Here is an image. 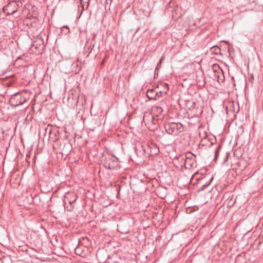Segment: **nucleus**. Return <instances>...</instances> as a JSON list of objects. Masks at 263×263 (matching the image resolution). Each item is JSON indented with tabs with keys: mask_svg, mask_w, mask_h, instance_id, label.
Here are the masks:
<instances>
[{
	"mask_svg": "<svg viewBox=\"0 0 263 263\" xmlns=\"http://www.w3.org/2000/svg\"><path fill=\"white\" fill-rule=\"evenodd\" d=\"M26 101L27 99L23 97L21 93L19 92L15 93L10 99L11 105L14 107L24 104Z\"/></svg>",
	"mask_w": 263,
	"mask_h": 263,
	"instance_id": "nucleus-1",
	"label": "nucleus"
},
{
	"mask_svg": "<svg viewBox=\"0 0 263 263\" xmlns=\"http://www.w3.org/2000/svg\"><path fill=\"white\" fill-rule=\"evenodd\" d=\"M214 73V78L216 79L218 81H223L224 79L223 72L219 67H217V69L213 68Z\"/></svg>",
	"mask_w": 263,
	"mask_h": 263,
	"instance_id": "nucleus-2",
	"label": "nucleus"
},
{
	"mask_svg": "<svg viewBox=\"0 0 263 263\" xmlns=\"http://www.w3.org/2000/svg\"><path fill=\"white\" fill-rule=\"evenodd\" d=\"M164 128L166 132L170 135H173L174 133L176 134L174 122L166 123L164 125Z\"/></svg>",
	"mask_w": 263,
	"mask_h": 263,
	"instance_id": "nucleus-3",
	"label": "nucleus"
},
{
	"mask_svg": "<svg viewBox=\"0 0 263 263\" xmlns=\"http://www.w3.org/2000/svg\"><path fill=\"white\" fill-rule=\"evenodd\" d=\"M114 163H117V161L109 158L104 162V165L106 168L111 170H114L115 167V166L113 164Z\"/></svg>",
	"mask_w": 263,
	"mask_h": 263,
	"instance_id": "nucleus-4",
	"label": "nucleus"
},
{
	"mask_svg": "<svg viewBox=\"0 0 263 263\" xmlns=\"http://www.w3.org/2000/svg\"><path fill=\"white\" fill-rule=\"evenodd\" d=\"M161 85L164 87V90L163 91H159V92L156 91V93H157L158 96L157 95L156 96V100L160 98L161 97H162V95L163 93H165V94H166L167 91L169 89L168 84L167 83H162Z\"/></svg>",
	"mask_w": 263,
	"mask_h": 263,
	"instance_id": "nucleus-5",
	"label": "nucleus"
},
{
	"mask_svg": "<svg viewBox=\"0 0 263 263\" xmlns=\"http://www.w3.org/2000/svg\"><path fill=\"white\" fill-rule=\"evenodd\" d=\"M158 96L155 89H148L146 92V96L149 100H156V96Z\"/></svg>",
	"mask_w": 263,
	"mask_h": 263,
	"instance_id": "nucleus-6",
	"label": "nucleus"
},
{
	"mask_svg": "<svg viewBox=\"0 0 263 263\" xmlns=\"http://www.w3.org/2000/svg\"><path fill=\"white\" fill-rule=\"evenodd\" d=\"M148 148H151V155H157L159 152V148L155 145L152 144L151 145H148Z\"/></svg>",
	"mask_w": 263,
	"mask_h": 263,
	"instance_id": "nucleus-7",
	"label": "nucleus"
},
{
	"mask_svg": "<svg viewBox=\"0 0 263 263\" xmlns=\"http://www.w3.org/2000/svg\"><path fill=\"white\" fill-rule=\"evenodd\" d=\"M182 127V125L181 123H175V129L176 133L178 131H180Z\"/></svg>",
	"mask_w": 263,
	"mask_h": 263,
	"instance_id": "nucleus-8",
	"label": "nucleus"
},
{
	"mask_svg": "<svg viewBox=\"0 0 263 263\" xmlns=\"http://www.w3.org/2000/svg\"><path fill=\"white\" fill-rule=\"evenodd\" d=\"M213 177H211L210 179H209V180L208 181V182L205 183V184H204L203 185H202V187H201V190H204L206 187H207L211 183V182L213 180Z\"/></svg>",
	"mask_w": 263,
	"mask_h": 263,
	"instance_id": "nucleus-9",
	"label": "nucleus"
},
{
	"mask_svg": "<svg viewBox=\"0 0 263 263\" xmlns=\"http://www.w3.org/2000/svg\"><path fill=\"white\" fill-rule=\"evenodd\" d=\"M76 200H77V198H75L73 200H70L68 201L69 203L70 204V209H69L70 211H71V210H72L74 209V206L72 205V204L74 203V202H76Z\"/></svg>",
	"mask_w": 263,
	"mask_h": 263,
	"instance_id": "nucleus-10",
	"label": "nucleus"
},
{
	"mask_svg": "<svg viewBox=\"0 0 263 263\" xmlns=\"http://www.w3.org/2000/svg\"><path fill=\"white\" fill-rule=\"evenodd\" d=\"M164 59H165V55H163L161 57V58H160V60H159V62H158V64H157V68H156V69H157L158 67H160V66H161V63H162V62L164 60Z\"/></svg>",
	"mask_w": 263,
	"mask_h": 263,
	"instance_id": "nucleus-11",
	"label": "nucleus"
},
{
	"mask_svg": "<svg viewBox=\"0 0 263 263\" xmlns=\"http://www.w3.org/2000/svg\"><path fill=\"white\" fill-rule=\"evenodd\" d=\"M154 111H157L159 112H161L163 110L161 107L156 106L153 108Z\"/></svg>",
	"mask_w": 263,
	"mask_h": 263,
	"instance_id": "nucleus-12",
	"label": "nucleus"
},
{
	"mask_svg": "<svg viewBox=\"0 0 263 263\" xmlns=\"http://www.w3.org/2000/svg\"><path fill=\"white\" fill-rule=\"evenodd\" d=\"M220 148V146H219L215 152V159H217L219 155V149Z\"/></svg>",
	"mask_w": 263,
	"mask_h": 263,
	"instance_id": "nucleus-13",
	"label": "nucleus"
},
{
	"mask_svg": "<svg viewBox=\"0 0 263 263\" xmlns=\"http://www.w3.org/2000/svg\"><path fill=\"white\" fill-rule=\"evenodd\" d=\"M229 156H230V153H229V152L227 153L226 158L224 160L223 163H225L228 160Z\"/></svg>",
	"mask_w": 263,
	"mask_h": 263,
	"instance_id": "nucleus-14",
	"label": "nucleus"
},
{
	"mask_svg": "<svg viewBox=\"0 0 263 263\" xmlns=\"http://www.w3.org/2000/svg\"><path fill=\"white\" fill-rule=\"evenodd\" d=\"M64 29H69V28H68V27L67 26H63V27H62V31L63 32H64Z\"/></svg>",
	"mask_w": 263,
	"mask_h": 263,
	"instance_id": "nucleus-15",
	"label": "nucleus"
},
{
	"mask_svg": "<svg viewBox=\"0 0 263 263\" xmlns=\"http://www.w3.org/2000/svg\"><path fill=\"white\" fill-rule=\"evenodd\" d=\"M191 155H192V157H191V156H189V159H190L191 160L193 159V157H195V156H194V155H192V154H191Z\"/></svg>",
	"mask_w": 263,
	"mask_h": 263,
	"instance_id": "nucleus-16",
	"label": "nucleus"
},
{
	"mask_svg": "<svg viewBox=\"0 0 263 263\" xmlns=\"http://www.w3.org/2000/svg\"><path fill=\"white\" fill-rule=\"evenodd\" d=\"M191 155V153H189V154H187V155H186V160H187L188 159H189V155Z\"/></svg>",
	"mask_w": 263,
	"mask_h": 263,
	"instance_id": "nucleus-17",
	"label": "nucleus"
},
{
	"mask_svg": "<svg viewBox=\"0 0 263 263\" xmlns=\"http://www.w3.org/2000/svg\"><path fill=\"white\" fill-rule=\"evenodd\" d=\"M96 35L95 34V35H93V37L92 40H95V39L96 38Z\"/></svg>",
	"mask_w": 263,
	"mask_h": 263,
	"instance_id": "nucleus-18",
	"label": "nucleus"
},
{
	"mask_svg": "<svg viewBox=\"0 0 263 263\" xmlns=\"http://www.w3.org/2000/svg\"><path fill=\"white\" fill-rule=\"evenodd\" d=\"M206 176H205V177H204L203 178H202V179H201V180H202V179H206Z\"/></svg>",
	"mask_w": 263,
	"mask_h": 263,
	"instance_id": "nucleus-19",
	"label": "nucleus"
},
{
	"mask_svg": "<svg viewBox=\"0 0 263 263\" xmlns=\"http://www.w3.org/2000/svg\"><path fill=\"white\" fill-rule=\"evenodd\" d=\"M68 32L69 31H68L67 32H65V34H67Z\"/></svg>",
	"mask_w": 263,
	"mask_h": 263,
	"instance_id": "nucleus-20",
	"label": "nucleus"
}]
</instances>
